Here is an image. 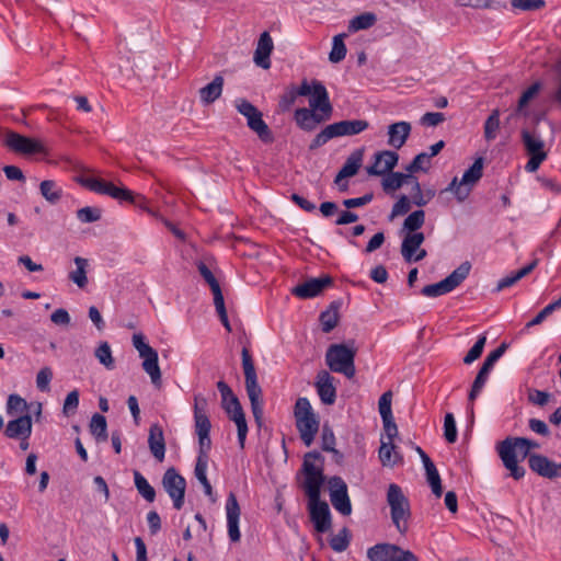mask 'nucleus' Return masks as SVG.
Segmentation results:
<instances>
[{
	"instance_id": "8fccbe9b",
	"label": "nucleus",
	"mask_w": 561,
	"mask_h": 561,
	"mask_svg": "<svg viewBox=\"0 0 561 561\" xmlns=\"http://www.w3.org/2000/svg\"><path fill=\"white\" fill-rule=\"evenodd\" d=\"M500 128V111L493 110L484 123V138L488 141L494 140Z\"/></svg>"
},
{
	"instance_id": "79ce46f5",
	"label": "nucleus",
	"mask_w": 561,
	"mask_h": 561,
	"mask_svg": "<svg viewBox=\"0 0 561 561\" xmlns=\"http://www.w3.org/2000/svg\"><path fill=\"white\" fill-rule=\"evenodd\" d=\"M483 175V159L478 158L472 165L463 173L461 181L465 186L472 187L480 181Z\"/></svg>"
},
{
	"instance_id": "f704fd0d",
	"label": "nucleus",
	"mask_w": 561,
	"mask_h": 561,
	"mask_svg": "<svg viewBox=\"0 0 561 561\" xmlns=\"http://www.w3.org/2000/svg\"><path fill=\"white\" fill-rule=\"evenodd\" d=\"M224 83V77L216 75L211 82L199 89L198 93L202 103L208 105L219 99L222 93Z\"/></svg>"
},
{
	"instance_id": "e2e57ef3",
	"label": "nucleus",
	"mask_w": 561,
	"mask_h": 561,
	"mask_svg": "<svg viewBox=\"0 0 561 561\" xmlns=\"http://www.w3.org/2000/svg\"><path fill=\"white\" fill-rule=\"evenodd\" d=\"M444 436L450 444L457 440V428L455 417L451 413H447L444 419Z\"/></svg>"
},
{
	"instance_id": "864d4df0",
	"label": "nucleus",
	"mask_w": 561,
	"mask_h": 561,
	"mask_svg": "<svg viewBox=\"0 0 561 561\" xmlns=\"http://www.w3.org/2000/svg\"><path fill=\"white\" fill-rule=\"evenodd\" d=\"M95 357L107 369L114 368V358L107 342H102L95 350Z\"/></svg>"
},
{
	"instance_id": "338daca9",
	"label": "nucleus",
	"mask_w": 561,
	"mask_h": 561,
	"mask_svg": "<svg viewBox=\"0 0 561 561\" xmlns=\"http://www.w3.org/2000/svg\"><path fill=\"white\" fill-rule=\"evenodd\" d=\"M391 400L392 392L390 390L382 393L379 398L378 408L381 419H390L392 416Z\"/></svg>"
},
{
	"instance_id": "f3484780",
	"label": "nucleus",
	"mask_w": 561,
	"mask_h": 561,
	"mask_svg": "<svg viewBox=\"0 0 561 561\" xmlns=\"http://www.w3.org/2000/svg\"><path fill=\"white\" fill-rule=\"evenodd\" d=\"M330 500L333 507L344 516L352 513V505L347 493V485L341 477L329 479Z\"/></svg>"
},
{
	"instance_id": "c9c22d12",
	"label": "nucleus",
	"mask_w": 561,
	"mask_h": 561,
	"mask_svg": "<svg viewBox=\"0 0 561 561\" xmlns=\"http://www.w3.org/2000/svg\"><path fill=\"white\" fill-rule=\"evenodd\" d=\"M207 465H208V455H198L196 465H195V469H194V473H195L196 479L203 485L205 494L214 501L213 488H211V484L206 476Z\"/></svg>"
},
{
	"instance_id": "e433bc0d",
	"label": "nucleus",
	"mask_w": 561,
	"mask_h": 561,
	"mask_svg": "<svg viewBox=\"0 0 561 561\" xmlns=\"http://www.w3.org/2000/svg\"><path fill=\"white\" fill-rule=\"evenodd\" d=\"M39 193L51 205L58 204L64 195L61 186L54 180L42 181L39 183Z\"/></svg>"
},
{
	"instance_id": "6e6552de",
	"label": "nucleus",
	"mask_w": 561,
	"mask_h": 561,
	"mask_svg": "<svg viewBox=\"0 0 561 561\" xmlns=\"http://www.w3.org/2000/svg\"><path fill=\"white\" fill-rule=\"evenodd\" d=\"M516 437H507L497 444L496 450L504 465L510 471L511 477L515 480H519L525 476L524 467L518 465V457L520 460L526 459L528 456H524L525 447L519 445Z\"/></svg>"
},
{
	"instance_id": "49530a36",
	"label": "nucleus",
	"mask_w": 561,
	"mask_h": 561,
	"mask_svg": "<svg viewBox=\"0 0 561 561\" xmlns=\"http://www.w3.org/2000/svg\"><path fill=\"white\" fill-rule=\"evenodd\" d=\"M541 89L540 82H535L530 87H528L520 95L517 107H516V114H523L524 116H527V112L525 111L528 103L537 96Z\"/></svg>"
},
{
	"instance_id": "f03ea898",
	"label": "nucleus",
	"mask_w": 561,
	"mask_h": 561,
	"mask_svg": "<svg viewBox=\"0 0 561 561\" xmlns=\"http://www.w3.org/2000/svg\"><path fill=\"white\" fill-rule=\"evenodd\" d=\"M242 368L245 378V390L250 400L253 416L257 423L261 422L263 416V399L262 388L257 382V376L254 367L252 356L247 347L242 348Z\"/></svg>"
},
{
	"instance_id": "39448f33",
	"label": "nucleus",
	"mask_w": 561,
	"mask_h": 561,
	"mask_svg": "<svg viewBox=\"0 0 561 561\" xmlns=\"http://www.w3.org/2000/svg\"><path fill=\"white\" fill-rule=\"evenodd\" d=\"M217 389L221 396V407L228 414L229 419L233 421L238 430V440L240 447H244L245 437L248 434V424L241 403L231 388L222 380L217 382Z\"/></svg>"
},
{
	"instance_id": "a878e982",
	"label": "nucleus",
	"mask_w": 561,
	"mask_h": 561,
	"mask_svg": "<svg viewBox=\"0 0 561 561\" xmlns=\"http://www.w3.org/2000/svg\"><path fill=\"white\" fill-rule=\"evenodd\" d=\"M310 518L318 533H327L331 528V514L327 502H309Z\"/></svg>"
},
{
	"instance_id": "09e8293b",
	"label": "nucleus",
	"mask_w": 561,
	"mask_h": 561,
	"mask_svg": "<svg viewBox=\"0 0 561 561\" xmlns=\"http://www.w3.org/2000/svg\"><path fill=\"white\" fill-rule=\"evenodd\" d=\"M344 37H346V34H337L333 37L332 49L329 55L331 62H340L345 58L347 50Z\"/></svg>"
},
{
	"instance_id": "f8f14e48",
	"label": "nucleus",
	"mask_w": 561,
	"mask_h": 561,
	"mask_svg": "<svg viewBox=\"0 0 561 561\" xmlns=\"http://www.w3.org/2000/svg\"><path fill=\"white\" fill-rule=\"evenodd\" d=\"M520 137L525 151L529 156L525 170L534 173L548 157V153L545 150V141L536 134V131H530L528 129H522Z\"/></svg>"
},
{
	"instance_id": "1a4fd4ad",
	"label": "nucleus",
	"mask_w": 561,
	"mask_h": 561,
	"mask_svg": "<svg viewBox=\"0 0 561 561\" xmlns=\"http://www.w3.org/2000/svg\"><path fill=\"white\" fill-rule=\"evenodd\" d=\"M238 112L247 118L248 127L254 131L265 144L274 141L273 133L263 121L262 113L248 100L238 99L236 101Z\"/></svg>"
},
{
	"instance_id": "ddd939ff",
	"label": "nucleus",
	"mask_w": 561,
	"mask_h": 561,
	"mask_svg": "<svg viewBox=\"0 0 561 561\" xmlns=\"http://www.w3.org/2000/svg\"><path fill=\"white\" fill-rule=\"evenodd\" d=\"M76 182L94 193L108 195L118 201L135 203V195L130 190L115 186L112 182L85 176H77Z\"/></svg>"
},
{
	"instance_id": "a211bd4d",
	"label": "nucleus",
	"mask_w": 561,
	"mask_h": 561,
	"mask_svg": "<svg viewBox=\"0 0 561 561\" xmlns=\"http://www.w3.org/2000/svg\"><path fill=\"white\" fill-rule=\"evenodd\" d=\"M195 433L198 436V455H208L211 448L209 432L211 423L205 411L198 408V399L194 405Z\"/></svg>"
},
{
	"instance_id": "052dcab7",
	"label": "nucleus",
	"mask_w": 561,
	"mask_h": 561,
	"mask_svg": "<svg viewBox=\"0 0 561 561\" xmlns=\"http://www.w3.org/2000/svg\"><path fill=\"white\" fill-rule=\"evenodd\" d=\"M350 545L348 530L343 528L339 534L333 536L330 540L331 548L336 552L344 551Z\"/></svg>"
},
{
	"instance_id": "4d7b16f0",
	"label": "nucleus",
	"mask_w": 561,
	"mask_h": 561,
	"mask_svg": "<svg viewBox=\"0 0 561 561\" xmlns=\"http://www.w3.org/2000/svg\"><path fill=\"white\" fill-rule=\"evenodd\" d=\"M427 482L431 485L432 492L436 497H440L443 494L442 480L436 467H430L425 469Z\"/></svg>"
},
{
	"instance_id": "de8ad7c7",
	"label": "nucleus",
	"mask_w": 561,
	"mask_h": 561,
	"mask_svg": "<svg viewBox=\"0 0 561 561\" xmlns=\"http://www.w3.org/2000/svg\"><path fill=\"white\" fill-rule=\"evenodd\" d=\"M90 431L98 440L105 442L107 439V423L105 416L95 413L90 422Z\"/></svg>"
},
{
	"instance_id": "4468645a",
	"label": "nucleus",
	"mask_w": 561,
	"mask_h": 561,
	"mask_svg": "<svg viewBox=\"0 0 561 561\" xmlns=\"http://www.w3.org/2000/svg\"><path fill=\"white\" fill-rule=\"evenodd\" d=\"M133 345L144 359L142 368L150 376L153 385L161 383V370L158 363V353L146 341L141 333L133 335Z\"/></svg>"
},
{
	"instance_id": "dca6fc26",
	"label": "nucleus",
	"mask_w": 561,
	"mask_h": 561,
	"mask_svg": "<svg viewBox=\"0 0 561 561\" xmlns=\"http://www.w3.org/2000/svg\"><path fill=\"white\" fill-rule=\"evenodd\" d=\"M505 348V344L500 345L497 348L492 351L484 359L469 392L468 399L470 402L474 401V399L478 397V394L484 387L491 369L493 368L494 364L500 359V357L504 354Z\"/></svg>"
},
{
	"instance_id": "c85d7f7f",
	"label": "nucleus",
	"mask_w": 561,
	"mask_h": 561,
	"mask_svg": "<svg viewBox=\"0 0 561 561\" xmlns=\"http://www.w3.org/2000/svg\"><path fill=\"white\" fill-rule=\"evenodd\" d=\"M333 380L334 378L327 370H321L317 375L314 386L323 404L331 405L336 400V388Z\"/></svg>"
},
{
	"instance_id": "0e129e2a",
	"label": "nucleus",
	"mask_w": 561,
	"mask_h": 561,
	"mask_svg": "<svg viewBox=\"0 0 561 561\" xmlns=\"http://www.w3.org/2000/svg\"><path fill=\"white\" fill-rule=\"evenodd\" d=\"M430 164V156L427 152H421L414 157L412 162L407 167V171L410 173L417 172L420 170L426 171Z\"/></svg>"
},
{
	"instance_id": "72a5a7b5",
	"label": "nucleus",
	"mask_w": 561,
	"mask_h": 561,
	"mask_svg": "<svg viewBox=\"0 0 561 561\" xmlns=\"http://www.w3.org/2000/svg\"><path fill=\"white\" fill-rule=\"evenodd\" d=\"M411 134V124L408 122H398L388 127V145L394 149L404 146Z\"/></svg>"
},
{
	"instance_id": "a18cd8bd",
	"label": "nucleus",
	"mask_w": 561,
	"mask_h": 561,
	"mask_svg": "<svg viewBox=\"0 0 561 561\" xmlns=\"http://www.w3.org/2000/svg\"><path fill=\"white\" fill-rule=\"evenodd\" d=\"M134 482L138 493L147 502L152 503L156 499V490L138 470H134Z\"/></svg>"
},
{
	"instance_id": "7c9ffc66",
	"label": "nucleus",
	"mask_w": 561,
	"mask_h": 561,
	"mask_svg": "<svg viewBox=\"0 0 561 561\" xmlns=\"http://www.w3.org/2000/svg\"><path fill=\"white\" fill-rule=\"evenodd\" d=\"M274 44L268 32H263L257 41L256 48L254 51L253 60L256 66L263 69L271 68V54L273 51Z\"/></svg>"
},
{
	"instance_id": "6ab92c4d",
	"label": "nucleus",
	"mask_w": 561,
	"mask_h": 561,
	"mask_svg": "<svg viewBox=\"0 0 561 561\" xmlns=\"http://www.w3.org/2000/svg\"><path fill=\"white\" fill-rule=\"evenodd\" d=\"M407 554L414 553L391 543H377L367 551L370 561H407Z\"/></svg>"
},
{
	"instance_id": "bf43d9fd",
	"label": "nucleus",
	"mask_w": 561,
	"mask_h": 561,
	"mask_svg": "<svg viewBox=\"0 0 561 561\" xmlns=\"http://www.w3.org/2000/svg\"><path fill=\"white\" fill-rule=\"evenodd\" d=\"M511 5L514 9L522 11H537L546 5L545 0H511Z\"/></svg>"
},
{
	"instance_id": "c03bdc74",
	"label": "nucleus",
	"mask_w": 561,
	"mask_h": 561,
	"mask_svg": "<svg viewBox=\"0 0 561 561\" xmlns=\"http://www.w3.org/2000/svg\"><path fill=\"white\" fill-rule=\"evenodd\" d=\"M425 222V213L422 209L412 211L403 221L402 232L407 233H419V229Z\"/></svg>"
},
{
	"instance_id": "4be33fe9",
	"label": "nucleus",
	"mask_w": 561,
	"mask_h": 561,
	"mask_svg": "<svg viewBox=\"0 0 561 561\" xmlns=\"http://www.w3.org/2000/svg\"><path fill=\"white\" fill-rule=\"evenodd\" d=\"M399 161V154L396 151L382 150L374 154L373 164L366 168L371 176H381L391 172Z\"/></svg>"
},
{
	"instance_id": "680f3d73",
	"label": "nucleus",
	"mask_w": 561,
	"mask_h": 561,
	"mask_svg": "<svg viewBox=\"0 0 561 561\" xmlns=\"http://www.w3.org/2000/svg\"><path fill=\"white\" fill-rule=\"evenodd\" d=\"M486 342V337L484 335H481L478 337L477 342L473 344V346L469 350L467 355L463 357V363L469 365L473 363L476 359H478L484 348Z\"/></svg>"
},
{
	"instance_id": "2f4dec72",
	"label": "nucleus",
	"mask_w": 561,
	"mask_h": 561,
	"mask_svg": "<svg viewBox=\"0 0 561 561\" xmlns=\"http://www.w3.org/2000/svg\"><path fill=\"white\" fill-rule=\"evenodd\" d=\"M148 445L152 456L158 461H163L165 455V440L163 430L159 424H152L150 426Z\"/></svg>"
},
{
	"instance_id": "a19ab883",
	"label": "nucleus",
	"mask_w": 561,
	"mask_h": 561,
	"mask_svg": "<svg viewBox=\"0 0 561 561\" xmlns=\"http://www.w3.org/2000/svg\"><path fill=\"white\" fill-rule=\"evenodd\" d=\"M339 319V306L335 302H332L330 307L320 314L319 320L322 331L324 333L331 332L337 325Z\"/></svg>"
},
{
	"instance_id": "603ef678",
	"label": "nucleus",
	"mask_w": 561,
	"mask_h": 561,
	"mask_svg": "<svg viewBox=\"0 0 561 561\" xmlns=\"http://www.w3.org/2000/svg\"><path fill=\"white\" fill-rule=\"evenodd\" d=\"M394 448L396 446L392 442L381 440V445L379 447V460L382 466H393L397 462L398 455L394 453V458L392 457Z\"/></svg>"
},
{
	"instance_id": "c756f323",
	"label": "nucleus",
	"mask_w": 561,
	"mask_h": 561,
	"mask_svg": "<svg viewBox=\"0 0 561 561\" xmlns=\"http://www.w3.org/2000/svg\"><path fill=\"white\" fill-rule=\"evenodd\" d=\"M32 434V417L24 414L11 420L7 423L4 435L11 439L30 438Z\"/></svg>"
},
{
	"instance_id": "4c0bfd02",
	"label": "nucleus",
	"mask_w": 561,
	"mask_h": 561,
	"mask_svg": "<svg viewBox=\"0 0 561 561\" xmlns=\"http://www.w3.org/2000/svg\"><path fill=\"white\" fill-rule=\"evenodd\" d=\"M537 264H538V261L534 260L533 262H530L526 266L522 267L517 272H514L511 275L503 277L502 279L499 280L496 290L500 291L504 288L513 286L519 279H522L523 277H525L526 275L531 273L534 271V268L537 266Z\"/></svg>"
},
{
	"instance_id": "7ed1b4c3",
	"label": "nucleus",
	"mask_w": 561,
	"mask_h": 561,
	"mask_svg": "<svg viewBox=\"0 0 561 561\" xmlns=\"http://www.w3.org/2000/svg\"><path fill=\"white\" fill-rule=\"evenodd\" d=\"M294 416L300 439L307 447L311 446L319 431L320 421L307 398L297 399Z\"/></svg>"
},
{
	"instance_id": "0eeeda50",
	"label": "nucleus",
	"mask_w": 561,
	"mask_h": 561,
	"mask_svg": "<svg viewBox=\"0 0 561 561\" xmlns=\"http://www.w3.org/2000/svg\"><path fill=\"white\" fill-rule=\"evenodd\" d=\"M356 350L346 344H332L325 353V364L333 373L344 375L352 379L355 376Z\"/></svg>"
},
{
	"instance_id": "cd10ccee",
	"label": "nucleus",
	"mask_w": 561,
	"mask_h": 561,
	"mask_svg": "<svg viewBox=\"0 0 561 561\" xmlns=\"http://www.w3.org/2000/svg\"><path fill=\"white\" fill-rule=\"evenodd\" d=\"M226 513L229 538L231 541L237 542L240 540L241 536L239 531V518L241 512L234 493H230L228 495L226 502Z\"/></svg>"
},
{
	"instance_id": "393cba45",
	"label": "nucleus",
	"mask_w": 561,
	"mask_h": 561,
	"mask_svg": "<svg viewBox=\"0 0 561 561\" xmlns=\"http://www.w3.org/2000/svg\"><path fill=\"white\" fill-rule=\"evenodd\" d=\"M529 468L541 477L553 479L561 476V463H556L546 456L531 454L528 458Z\"/></svg>"
},
{
	"instance_id": "58836bf2",
	"label": "nucleus",
	"mask_w": 561,
	"mask_h": 561,
	"mask_svg": "<svg viewBox=\"0 0 561 561\" xmlns=\"http://www.w3.org/2000/svg\"><path fill=\"white\" fill-rule=\"evenodd\" d=\"M413 179L412 174H404L400 172H389L382 180V188L385 192H393L399 190L403 184L410 183Z\"/></svg>"
},
{
	"instance_id": "13d9d810",
	"label": "nucleus",
	"mask_w": 561,
	"mask_h": 561,
	"mask_svg": "<svg viewBox=\"0 0 561 561\" xmlns=\"http://www.w3.org/2000/svg\"><path fill=\"white\" fill-rule=\"evenodd\" d=\"M334 446H335V436H334L332 428L329 427L328 425H323L322 434H321L322 449L337 455L339 451L334 448Z\"/></svg>"
},
{
	"instance_id": "aec40b11",
	"label": "nucleus",
	"mask_w": 561,
	"mask_h": 561,
	"mask_svg": "<svg viewBox=\"0 0 561 561\" xmlns=\"http://www.w3.org/2000/svg\"><path fill=\"white\" fill-rule=\"evenodd\" d=\"M424 240L423 232L404 236L401 243V254L407 263L419 262L427 255L426 250L420 248Z\"/></svg>"
},
{
	"instance_id": "69168bd1",
	"label": "nucleus",
	"mask_w": 561,
	"mask_h": 561,
	"mask_svg": "<svg viewBox=\"0 0 561 561\" xmlns=\"http://www.w3.org/2000/svg\"><path fill=\"white\" fill-rule=\"evenodd\" d=\"M79 405V391L72 390L70 391L64 402L62 412L65 415L69 416L75 414Z\"/></svg>"
},
{
	"instance_id": "9d476101",
	"label": "nucleus",
	"mask_w": 561,
	"mask_h": 561,
	"mask_svg": "<svg viewBox=\"0 0 561 561\" xmlns=\"http://www.w3.org/2000/svg\"><path fill=\"white\" fill-rule=\"evenodd\" d=\"M238 112L247 118L248 127L254 131L265 144L274 141L273 133L263 121L262 113L248 100L238 99L236 101Z\"/></svg>"
},
{
	"instance_id": "473e14b6",
	"label": "nucleus",
	"mask_w": 561,
	"mask_h": 561,
	"mask_svg": "<svg viewBox=\"0 0 561 561\" xmlns=\"http://www.w3.org/2000/svg\"><path fill=\"white\" fill-rule=\"evenodd\" d=\"M364 158V148H359L354 150L346 159L345 163L339 171L335 176L334 182L340 184V182L345 178H351L357 174L358 170L362 167Z\"/></svg>"
},
{
	"instance_id": "b1692460",
	"label": "nucleus",
	"mask_w": 561,
	"mask_h": 561,
	"mask_svg": "<svg viewBox=\"0 0 561 561\" xmlns=\"http://www.w3.org/2000/svg\"><path fill=\"white\" fill-rule=\"evenodd\" d=\"M330 118V116L312 110L311 107H300L295 111V122L297 126L305 131H313L318 125Z\"/></svg>"
},
{
	"instance_id": "3c124183",
	"label": "nucleus",
	"mask_w": 561,
	"mask_h": 561,
	"mask_svg": "<svg viewBox=\"0 0 561 561\" xmlns=\"http://www.w3.org/2000/svg\"><path fill=\"white\" fill-rule=\"evenodd\" d=\"M27 402L19 394H10L7 401V412L10 415L27 414Z\"/></svg>"
},
{
	"instance_id": "bb28decb",
	"label": "nucleus",
	"mask_w": 561,
	"mask_h": 561,
	"mask_svg": "<svg viewBox=\"0 0 561 561\" xmlns=\"http://www.w3.org/2000/svg\"><path fill=\"white\" fill-rule=\"evenodd\" d=\"M309 106L312 110L332 116L333 106L329 99L327 88L318 80L312 81V93L310 94Z\"/></svg>"
},
{
	"instance_id": "37998d69",
	"label": "nucleus",
	"mask_w": 561,
	"mask_h": 561,
	"mask_svg": "<svg viewBox=\"0 0 561 561\" xmlns=\"http://www.w3.org/2000/svg\"><path fill=\"white\" fill-rule=\"evenodd\" d=\"M377 16L375 13L365 12L354 16L348 23V31L351 33L358 32L360 30H368L375 25Z\"/></svg>"
},
{
	"instance_id": "774afa93",
	"label": "nucleus",
	"mask_w": 561,
	"mask_h": 561,
	"mask_svg": "<svg viewBox=\"0 0 561 561\" xmlns=\"http://www.w3.org/2000/svg\"><path fill=\"white\" fill-rule=\"evenodd\" d=\"M53 379V370L49 367H43L36 376V387L41 391L49 390V383Z\"/></svg>"
},
{
	"instance_id": "5701e85b",
	"label": "nucleus",
	"mask_w": 561,
	"mask_h": 561,
	"mask_svg": "<svg viewBox=\"0 0 561 561\" xmlns=\"http://www.w3.org/2000/svg\"><path fill=\"white\" fill-rule=\"evenodd\" d=\"M332 283L333 279L329 275L319 278H311L295 286L291 289V294L301 299L313 298L321 294L327 287L331 286Z\"/></svg>"
},
{
	"instance_id": "ea45409f",
	"label": "nucleus",
	"mask_w": 561,
	"mask_h": 561,
	"mask_svg": "<svg viewBox=\"0 0 561 561\" xmlns=\"http://www.w3.org/2000/svg\"><path fill=\"white\" fill-rule=\"evenodd\" d=\"M73 261L77 268L69 273V278L79 288H84L88 284L87 268L89 266V262L87 259H83L81 256H76Z\"/></svg>"
},
{
	"instance_id": "5fc2aeb1",
	"label": "nucleus",
	"mask_w": 561,
	"mask_h": 561,
	"mask_svg": "<svg viewBox=\"0 0 561 561\" xmlns=\"http://www.w3.org/2000/svg\"><path fill=\"white\" fill-rule=\"evenodd\" d=\"M445 191L454 193L455 197L460 203L465 202L471 193V188L465 186V184H462V181H458L457 178H454L451 180V182L449 183Z\"/></svg>"
},
{
	"instance_id": "f257e3e1",
	"label": "nucleus",
	"mask_w": 561,
	"mask_h": 561,
	"mask_svg": "<svg viewBox=\"0 0 561 561\" xmlns=\"http://www.w3.org/2000/svg\"><path fill=\"white\" fill-rule=\"evenodd\" d=\"M322 462L323 457L318 451H310L305 455L302 462L305 482L302 488L309 497V502H316L320 499L321 488L325 480Z\"/></svg>"
},
{
	"instance_id": "9b49d317",
	"label": "nucleus",
	"mask_w": 561,
	"mask_h": 561,
	"mask_svg": "<svg viewBox=\"0 0 561 561\" xmlns=\"http://www.w3.org/2000/svg\"><path fill=\"white\" fill-rule=\"evenodd\" d=\"M470 270V262L465 261L443 280L424 286L421 293L426 297H438L448 294L458 287L468 277Z\"/></svg>"
},
{
	"instance_id": "423d86ee",
	"label": "nucleus",
	"mask_w": 561,
	"mask_h": 561,
	"mask_svg": "<svg viewBox=\"0 0 561 561\" xmlns=\"http://www.w3.org/2000/svg\"><path fill=\"white\" fill-rule=\"evenodd\" d=\"M387 503L390 507L391 520L398 531L404 535L409 529L411 517L410 502L400 485L391 483L387 491Z\"/></svg>"
},
{
	"instance_id": "412c9836",
	"label": "nucleus",
	"mask_w": 561,
	"mask_h": 561,
	"mask_svg": "<svg viewBox=\"0 0 561 561\" xmlns=\"http://www.w3.org/2000/svg\"><path fill=\"white\" fill-rule=\"evenodd\" d=\"M5 146L18 153L23 154L45 152V147L39 141L22 136L14 131H11L7 135Z\"/></svg>"
},
{
	"instance_id": "6e6d98bb",
	"label": "nucleus",
	"mask_w": 561,
	"mask_h": 561,
	"mask_svg": "<svg viewBox=\"0 0 561 561\" xmlns=\"http://www.w3.org/2000/svg\"><path fill=\"white\" fill-rule=\"evenodd\" d=\"M102 211L98 207L85 206L77 210V218L82 224L95 222L101 219Z\"/></svg>"
},
{
	"instance_id": "20e7f679",
	"label": "nucleus",
	"mask_w": 561,
	"mask_h": 561,
	"mask_svg": "<svg viewBox=\"0 0 561 561\" xmlns=\"http://www.w3.org/2000/svg\"><path fill=\"white\" fill-rule=\"evenodd\" d=\"M368 127L369 123L366 119L341 121L327 125L314 136L309 145V150H316L336 137L358 135Z\"/></svg>"
},
{
	"instance_id": "2eb2a0df",
	"label": "nucleus",
	"mask_w": 561,
	"mask_h": 561,
	"mask_svg": "<svg viewBox=\"0 0 561 561\" xmlns=\"http://www.w3.org/2000/svg\"><path fill=\"white\" fill-rule=\"evenodd\" d=\"M162 486L173 501L175 510L184 505L186 481L173 467L165 470L162 477Z\"/></svg>"
}]
</instances>
